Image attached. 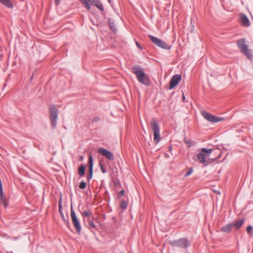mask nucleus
<instances>
[{"mask_svg": "<svg viewBox=\"0 0 253 253\" xmlns=\"http://www.w3.org/2000/svg\"><path fill=\"white\" fill-rule=\"evenodd\" d=\"M233 226H232V225L231 223H229V224H228L227 225H225L224 226H223L221 228V231H222V232H225V233H230L232 229H233Z\"/></svg>", "mask_w": 253, "mask_h": 253, "instance_id": "2eb2a0df", "label": "nucleus"}, {"mask_svg": "<svg viewBox=\"0 0 253 253\" xmlns=\"http://www.w3.org/2000/svg\"><path fill=\"white\" fill-rule=\"evenodd\" d=\"M132 72L137 77L138 81L143 84L148 86L151 81L149 77L146 75L143 69L138 65H135L131 68Z\"/></svg>", "mask_w": 253, "mask_h": 253, "instance_id": "f257e3e1", "label": "nucleus"}, {"mask_svg": "<svg viewBox=\"0 0 253 253\" xmlns=\"http://www.w3.org/2000/svg\"><path fill=\"white\" fill-rule=\"evenodd\" d=\"M120 207L121 209L123 210L126 209L127 207V202L124 200H122L121 203Z\"/></svg>", "mask_w": 253, "mask_h": 253, "instance_id": "5701e85b", "label": "nucleus"}, {"mask_svg": "<svg viewBox=\"0 0 253 253\" xmlns=\"http://www.w3.org/2000/svg\"><path fill=\"white\" fill-rule=\"evenodd\" d=\"M59 212L61 215V217L63 219V221H65V222H66L69 225V221L68 220H67L65 219L64 215L62 211V205H61V201H60L59 202Z\"/></svg>", "mask_w": 253, "mask_h": 253, "instance_id": "a211bd4d", "label": "nucleus"}, {"mask_svg": "<svg viewBox=\"0 0 253 253\" xmlns=\"http://www.w3.org/2000/svg\"><path fill=\"white\" fill-rule=\"evenodd\" d=\"M92 214V212L90 211H85L82 213V214L83 217H89V216Z\"/></svg>", "mask_w": 253, "mask_h": 253, "instance_id": "393cba45", "label": "nucleus"}, {"mask_svg": "<svg viewBox=\"0 0 253 253\" xmlns=\"http://www.w3.org/2000/svg\"><path fill=\"white\" fill-rule=\"evenodd\" d=\"M169 151L171 152V151H172V146L171 145L169 146Z\"/></svg>", "mask_w": 253, "mask_h": 253, "instance_id": "c9c22d12", "label": "nucleus"}, {"mask_svg": "<svg viewBox=\"0 0 253 253\" xmlns=\"http://www.w3.org/2000/svg\"><path fill=\"white\" fill-rule=\"evenodd\" d=\"M184 142L186 144H187L188 147H191V146L195 144L194 141L190 140H187L186 138L184 139Z\"/></svg>", "mask_w": 253, "mask_h": 253, "instance_id": "a878e982", "label": "nucleus"}, {"mask_svg": "<svg viewBox=\"0 0 253 253\" xmlns=\"http://www.w3.org/2000/svg\"><path fill=\"white\" fill-rule=\"evenodd\" d=\"M185 98H185V96H184V94L183 93V95H182V100H183V101H185Z\"/></svg>", "mask_w": 253, "mask_h": 253, "instance_id": "e433bc0d", "label": "nucleus"}, {"mask_svg": "<svg viewBox=\"0 0 253 253\" xmlns=\"http://www.w3.org/2000/svg\"><path fill=\"white\" fill-rule=\"evenodd\" d=\"M109 21V25L111 28V29L114 32H115L117 31V28L116 27L114 21H112L110 18H108Z\"/></svg>", "mask_w": 253, "mask_h": 253, "instance_id": "4be33fe9", "label": "nucleus"}, {"mask_svg": "<svg viewBox=\"0 0 253 253\" xmlns=\"http://www.w3.org/2000/svg\"><path fill=\"white\" fill-rule=\"evenodd\" d=\"M201 114L206 120L211 123H215L224 120L223 117L213 116L205 111H202Z\"/></svg>", "mask_w": 253, "mask_h": 253, "instance_id": "1a4fd4ad", "label": "nucleus"}, {"mask_svg": "<svg viewBox=\"0 0 253 253\" xmlns=\"http://www.w3.org/2000/svg\"><path fill=\"white\" fill-rule=\"evenodd\" d=\"M242 52L249 59L252 60L253 58L251 49H247Z\"/></svg>", "mask_w": 253, "mask_h": 253, "instance_id": "f3484780", "label": "nucleus"}, {"mask_svg": "<svg viewBox=\"0 0 253 253\" xmlns=\"http://www.w3.org/2000/svg\"><path fill=\"white\" fill-rule=\"evenodd\" d=\"M109 3H111V0H108Z\"/></svg>", "mask_w": 253, "mask_h": 253, "instance_id": "58836bf2", "label": "nucleus"}, {"mask_svg": "<svg viewBox=\"0 0 253 253\" xmlns=\"http://www.w3.org/2000/svg\"><path fill=\"white\" fill-rule=\"evenodd\" d=\"M33 77H34V75H32V76L31 77V78H30L31 80H32L33 79Z\"/></svg>", "mask_w": 253, "mask_h": 253, "instance_id": "4c0bfd02", "label": "nucleus"}, {"mask_svg": "<svg viewBox=\"0 0 253 253\" xmlns=\"http://www.w3.org/2000/svg\"><path fill=\"white\" fill-rule=\"evenodd\" d=\"M174 247L186 249L190 246V242L187 238H181L177 240H174L170 243Z\"/></svg>", "mask_w": 253, "mask_h": 253, "instance_id": "6e6552de", "label": "nucleus"}, {"mask_svg": "<svg viewBox=\"0 0 253 253\" xmlns=\"http://www.w3.org/2000/svg\"><path fill=\"white\" fill-rule=\"evenodd\" d=\"M101 170L103 173H105L107 172L106 168L101 163H99Z\"/></svg>", "mask_w": 253, "mask_h": 253, "instance_id": "cd10ccee", "label": "nucleus"}, {"mask_svg": "<svg viewBox=\"0 0 253 253\" xmlns=\"http://www.w3.org/2000/svg\"><path fill=\"white\" fill-rule=\"evenodd\" d=\"M0 2L8 8L13 7V4L10 0H0Z\"/></svg>", "mask_w": 253, "mask_h": 253, "instance_id": "dca6fc26", "label": "nucleus"}, {"mask_svg": "<svg viewBox=\"0 0 253 253\" xmlns=\"http://www.w3.org/2000/svg\"><path fill=\"white\" fill-rule=\"evenodd\" d=\"M88 175L87 176V179L88 180H90L92 178L93 170H88Z\"/></svg>", "mask_w": 253, "mask_h": 253, "instance_id": "c85d7f7f", "label": "nucleus"}, {"mask_svg": "<svg viewBox=\"0 0 253 253\" xmlns=\"http://www.w3.org/2000/svg\"><path fill=\"white\" fill-rule=\"evenodd\" d=\"M246 231L248 234L253 235V227L252 225H249L247 227Z\"/></svg>", "mask_w": 253, "mask_h": 253, "instance_id": "b1692460", "label": "nucleus"}, {"mask_svg": "<svg viewBox=\"0 0 253 253\" xmlns=\"http://www.w3.org/2000/svg\"><path fill=\"white\" fill-rule=\"evenodd\" d=\"M124 194H125V191L124 189H123L119 192V195H118V197L120 198L121 197H122L123 196H124Z\"/></svg>", "mask_w": 253, "mask_h": 253, "instance_id": "2f4dec72", "label": "nucleus"}, {"mask_svg": "<svg viewBox=\"0 0 253 253\" xmlns=\"http://www.w3.org/2000/svg\"><path fill=\"white\" fill-rule=\"evenodd\" d=\"M244 222V219H238L231 223L233 228H235L236 230L240 229Z\"/></svg>", "mask_w": 253, "mask_h": 253, "instance_id": "ddd939ff", "label": "nucleus"}, {"mask_svg": "<svg viewBox=\"0 0 253 253\" xmlns=\"http://www.w3.org/2000/svg\"><path fill=\"white\" fill-rule=\"evenodd\" d=\"M71 218L73 224L79 234L81 232V226L80 220L77 218L76 212L74 211L72 204L71 206Z\"/></svg>", "mask_w": 253, "mask_h": 253, "instance_id": "423d86ee", "label": "nucleus"}, {"mask_svg": "<svg viewBox=\"0 0 253 253\" xmlns=\"http://www.w3.org/2000/svg\"><path fill=\"white\" fill-rule=\"evenodd\" d=\"M88 170H93V160L91 155L88 157Z\"/></svg>", "mask_w": 253, "mask_h": 253, "instance_id": "412c9836", "label": "nucleus"}, {"mask_svg": "<svg viewBox=\"0 0 253 253\" xmlns=\"http://www.w3.org/2000/svg\"><path fill=\"white\" fill-rule=\"evenodd\" d=\"M212 151V149L202 148L201 149V152L197 155L198 161L205 166H207L210 163L208 157L210 156Z\"/></svg>", "mask_w": 253, "mask_h": 253, "instance_id": "f03ea898", "label": "nucleus"}, {"mask_svg": "<svg viewBox=\"0 0 253 253\" xmlns=\"http://www.w3.org/2000/svg\"><path fill=\"white\" fill-rule=\"evenodd\" d=\"M60 0H55V3L56 5H58L60 3Z\"/></svg>", "mask_w": 253, "mask_h": 253, "instance_id": "f704fd0d", "label": "nucleus"}, {"mask_svg": "<svg viewBox=\"0 0 253 253\" xmlns=\"http://www.w3.org/2000/svg\"><path fill=\"white\" fill-rule=\"evenodd\" d=\"M84 7L88 10L90 9V3L96 7L101 11L104 10L103 5L99 0H80Z\"/></svg>", "mask_w": 253, "mask_h": 253, "instance_id": "39448f33", "label": "nucleus"}, {"mask_svg": "<svg viewBox=\"0 0 253 253\" xmlns=\"http://www.w3.org/2000/svg\"><path fill=\"white\" fill-rule=\"evenodd\" d=\"M193 169L190 168V169H189L188 171L185 174L184 176L187 177V176H189L190 175H191L192 174V173L193 172Z\"/></svg>", "mask_w": 253, "mask_h": 253, "instance_id": "c756f323", "label": "nucleus"}, {"mask_svg": "<svg viewBox=\"0 0 253 253\" xmlns=\"http://www.w3.org/2000/svg\"><path fill=\"white\" fill-rule=\"evenodd\" d=\"M149 37L151 41L159 47L165 49H169L171 48V46L169 45L165 42L156 37L149 35Z\"/></svg>", "mask_w": 253, "mask_h": 253, "instance_id": "0eeeda50", "label": "nucleus"}, {"mask_svg": "<svg viewBox=\"0 0 253 253\" xmlns=\"http://www.w3.org/2000/svg\"><path fill=\"white\" fill-rule=\"evenodd\" d=\"M49 119L51 122V126L53 129L55 128L57 124L58 118V109L55 105L52 104L49 107Z\"/></svg>", "mask_w": 253, "mask_h": 253, "instance_id": "7ed1b4c3", "label": "nucleus"}, {"mask_svg": "<svg viewBox=\"0 0 253 253\" xmlns=\"http://www.w3.org/2000/svg\"><path fill=\"white\" fill-rule=\"evenodd\" d=\"M151 126L154 132V141L156 144L158 143L161 140L160 126L158 122L155 119H152Z\"/></svg>", "mask_w": 253, "mask_h": 253, "instance_id": "20e7f679", "label": "nucleus"}, {"mask_svg": "<svg viewBox=\"0 0 253 253\" xmlns=\"http://www.w3.org/2000/svg\"><path fill=\"white\" fill-rule=\"evenodd\" d=\"M135 43H136V45H137V46L140 48V49H142V47L141 46H140V45L139 44V43L137 42V41H135Z\"/></svg>", "mask_w": 253, "mask_h": 253, "instance_id": "72a5a7b5", "label": "nucleus"}, {"mask_svg": "<svg viewBox=\"0 0 253 253\" xmlns=\"http://www.w3.org/2000/svg\"><path fill=\"white\" fill-rule=\"evenodd\" d=\"M88 219V226L90 230L93 232L97 230V228L94 222L92 220H89V217Z\"/></svg>", "mask_w": 253, "mask_h": 253, "instance_id": "aec40b11", "label": "nucleus"}, {"mask_svg": "<svg viewBox=\"0 0 253 253\" xmlns=\"http://www.w3.org/2000/svg\"><path fill=\"white\" fill-rule=\"evenodd\" d=\"M86 182H85L84 181H82L80 183V185H79V187L80 188H81V189H84L86 188Z\"/></svg>", "mask_w": 253, "mask_h": 253, "instance_id": "bb28decb", "label": "nucleus"}, {"mask_svg": "<svg viewBox=\"0 0 253 253\" xmlns=\"http://www.w3.org/2000/svg\"><path fill=\"white\" fill-rule=\"evenodd\" d=\"M237 44L241 52L248 49V45L245 43V39H240L237 41Z\"/></svg>", "mask_w": 253, "mask_h": 253, "instance_id": "f8f14e48", "label": "nucleus"}, {"mask_svg": "<svg viewBox=\"0 0 253 253\" xmlns=\"http://www.w3.org/2000/svg\"><path fill=\"white\" fill-rule=\"evenodd\" d=\"M181 80V76L180 75L176 74L173 76L169 82V89H173L175 87Z\"/></svg>", "mask_w": 253, "mask_h": 253, "instance_id": "9b49d317", "label": "nucleus"}, {"mask_svg": "<svg viewBox=\"0 0 253 253\" xmlns=\"http://www.w3.org/2000/svg\"><path fill=\"white\" fill-rule=\"evenodd\" d=\"M114 184L115 186H121V183H120L119 180H116L114 181Z\"/></svg>", "mask_w": 253, "mask_h": 253, "instance_id": "473e14b6", "label": "nucleus"}, {"mask_svg": "<svg viewBox=\"0 0 253 253\" xmlns=\"http://www.w3.org/2000/svg\"><path fill=\"white\" fill-rule=\"evenodd\" d=\"M240 19L242 21V25L245 27H249L250 26V22L248 17L244 14H242L240 15Z\"/></svg>", "mask_w": 253, "mask_h": 253, "instance_id": "4468645a", "label": "nucleus"}, {"mask_svg": "<svg viewBox=\"0 0 253 253\" xmlns=\"http://www.w3.org/2000/svg\"><path fill=\"white\" fill-rule=\"evenodd\" d=\"M100 121V118L98 117H94L93 118L92 122V123H95Z\"/></svg>", "mask_w": 253, "mask_h": 253, "instance_id": "7c9ffc66", "label": "nucleus"}, {"mask_svg": "<svg viewBox=\"0 0 253 253\" xmlns=\"http://www.w3.org/2000/svg\"><path fill=\"white\" fill-rule=\"evenodd\" d=\"M85 167L84 164H82L78 169V173L81 176H83L85 174Z\"/></svg>", "mask_w": 253, "mask_h": 253, "instance_id": "6ab92c4d", "label": "nucleus"}, {"mask_svg": "<svg viewBox=\"0 0 253 253\" xmlns=\"http://www.w3.org/2000/svg\"><path fill=\"white\" fill-rule=\"evenodd\" d=\"M98 152L105 157L110 161H113L114 160V156L113 154L106 149L103 148H99L98 149Z\"/></svg>", "mask_w": 253, "mask_h": 253, "instance_id": "9d476101", "label": "nucleus"}]
</instances>
